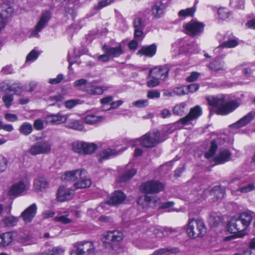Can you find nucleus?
<instances>
[{"instance_id":"nucleus-23","label":"nucleus","mask_w":255,"mask_h":255,"mask_svg":"<svg viewBox=\"0 0 255 255\" xmlns=\"http://www.w3.org/2000/svg\"><path fill=\"white\" fill-rule=\"evenodd\" d=\"M165 7V4L161 1L158 0L155 1L151 8L152 15L156 18L162 16Z\"/></svg>"},{"instance_id":"nucleus-59","label":"nucleus","mask_w":255,"mask_h":255,"mask_svg":"<svg viewBox=\"0 0 255 255\" xmlns=\"http://www.w3.org/2000/svg\"><path fill=\"white\" fill-rule=\"evenodd\" d=\"M163 232L164 233V236L172 237L175 235L177 233V231L176 229H172L170 228H165L163 229Z\"/></svg>"},{"instance_id":"nucleus-32","label":"nucleus","mask_w":255,"mask_h":255,"mask_svg":"<svg viewBox=\"0 0 255 255\" xmlns=\"http://www.w3.org/2000/svg\"><path fill=\"white\" fill-rule=\"evenodd\" d=\"M231 155L229 150H223L215 158V161L218 164L224 163L229 160Z\"/></svg>"},{"instance_id":"nucleus-2","label":"nucleus","mask_w":255,"mask_h":255,"mask_svg":"<svg viewBox=\"0 0 255 255\" xmlns=\"http://www.w3.org/2000/svg\"><path fill=\"white\" fill-rule=\"evenodd\" d=\"M124 238L121 230L109 231L102 235L101 241L104 247L109 250H112L114 247L121 242Z\"/></svg>"},{"instance_id":"nucleus-18","label":"nucleus","mask_w":255,"mask_h":255,"mask_svg":"<svg viewBox=\"0 0 255 255\" xmlns=\"http://www.w3.org/2000/svg\"><path fill=\"white\" fill-rule=\"evenodd\" d=\"M84 174H87V172L81 169L68 171L65 174L64 179L67 181L77 182L79 178L84 177Z\"/></svg>"},{"instance_id":"nucleus-21","label":"nucleus","mask_w":255,"mask_h":255,"mask_svg":"<svg viewBox=\"0 0 255 255\" xmlns=\"http://www.w3.org/2000/svg\"><path fill=\"white\" fill-rule=\"evenodd\" d=\"M255 189L254 183H250L244 186H240L238 188H231V191L233 196H240L242 194L248 193Z\"/></svg>"},{"instance_id":"nucleus-14","label":"nucleus","mask_w":255,"mask_h":255,"mask_svg":"<svg viewBox=\"0 0 255 255\" xmlns=\"http://www.w3.org/2000/svg\"><path fill=\"white\" fill-rule=\"evenodd\" d=\"M202 109L199 106L191 108L189 114L185 117L179 120L178 122L183 125H187L191 121L195 120L202 115Z\"/></svg>"},{"instance_id":"nucleus-40","label":"nucleus","mask_w":255,"mask_h":255,"mask_svg":"<svg viewBox=\"0 0 255 255\" xmlns=\"http://www.w3.org/2000/svg\"><path fill=\"white\" fill-rule=\"evenodd\" d=\"M19 131L21 133L25 135H28L30 134L32 131V125L27 122L23 123L20 127Z\"/></svg>"},{"instance_id":"nucleus-62","label":"nucleus","mask_w":255,"mask_h":255,"mask_svg":"<svg viewBox=\"0 0 255 255\" xmlns=\"http://www.w3.org/2000/svg\"><path fill=\"white\" fill-rule=\"evenodd\" d=\"M160 92L156 90L149 91L147 94V97L149 99L159 98L160 97Z\"/></svg>"},{"instance_id":"nucleus-61","label":"nucleus","mask_w":255,"mask_h":255,"mask_svg":"<svg viewBox=\"0 0 255 255\" xmlns=\"http://www.w3.org/2000/svg\"><path fill=\"white\" fill-rule=\"evenodd\" d=\"M143 29H134V39L141 41L144 37Z\"/></svg>"},{"instance_id":"nucleus-58","label":"nucleus","mask_w":255,"mask_h":255,"mask_svg":"<svg viewBox=\"0 0 255 255\" xmlns=\"http://www.w3.org/2000/svg\"><path fill=\"white\" fill-rule=\"evenodd\" d=\"M63 78L64 76L62 74H58L56 78L49 79L48 82L52 85L57 84L60 83Z\"/></svg>"},{"instance_id":"nucleus-46","label":"nucleus","mask_w":255,"mask_h":255,"mask_svg":"<svg viewBox=\"0 0 255 255\" xmlns=\"http://www.w3.org/2000/svg\"><path fill=\"white\" fill-rule=\"evenodd\" d=\"M225 190L224 188H222L220 186H215L214 187L211 193L217 196V198H222L225 194Z\"/></svg>"},{"instance_id":"nucleus-7","label":"nucleus","mask_w":255,"mask_h":255,"mask_svg":"<svg viewBox=\"0 0 255 255\" xmlns=\"http://www.w3.org/2000/svg\"><path fill=\"white\" fill-rule=\"evenodd\" d=\"M51 150V143L46 140H41L32 144L28 149V152L32 155H37L48 154Z\"/></svg>"},{"instance_id":"nucleus-42","label":"nucleus","mask_w":255,"mask_h":255,"mask_svg":"<svg viewBox=\"0 0 255 255\" xmlns=\"http://www.w3.org/2000/svg\"><path fill=\"white\" fill-rule=\"evenodd\" d=\"M97 145L94 143H87L85 142L84 154H89L93 153L97 149Z\"/></svg>"},{"instance_id":"nucleus-19","label":"nucleus","mask_w":255,"mask_h":255,"mask_svg":"<svg viewBox=\"0 0 255 255\" xmlns=\"http://www.w3.org/2000/svg\"><path fill=\"white\" fill-rule=\"evenodd\" d=\"M73 192L74 191L72 189L67 188L63 186H60L57 193V198L59 201L64 202L72 198Z\"/></svg>"},{"instance_id":"nucleus-20","label":"nucleus","mask_w":255,"mask_h":255,"mask_svg":"<svg viewBox=\"0 0 255 255\" xmlns=\"http://www.w3.org/2000/svg\"><path fill=\"white\" fill-rule=\"evenodd\" d=\"M68 115L60 113L47 115L45 120L47 123L51 124L59 125L65 123L68 119Z\"/></svg>"},{"instance_id":"nucleus-41","label":"nucleus","mask_w":255,"mask_h":255,"mask_svg":"<svg viewBox=\"0 0 255 255\" xmlns=\"http://www.w3.org/2000/svg\"><path fill=\"white\" fill-rule=\"evenodd\" d=\"M196 11L194 6L187 8L185 9H182L178 12V16L179 17H185L187 16H192Z\"/></svg>"},{"instance_id":"nucleus-47","label":"nucleus","mask_w":255,"mask_h":255,"mask_svg":"<svg viewBox=\"0 0 255 255\" xmlns=\"http://www.w3.org/2000/svg\"><path fill=\"white\" fill-rule=\"evenodd\" d=\"M218 148L217 144L214 141H212L210 149L208 151L205 153V156L207 158H210L215 153Z\"/></svg>"},{"instance_id":"nucleus-1","label":"nucleus","mask_w":255,"mask_h":255,"mask_svg":"<svg viewBox=\"0 0 255 255\" xmlns=\"http://www.w3.org/2000/svg\"><path fill=\"white\" fill-rule=\"evenodd\" d=\"M207 100L210 106L216 108V113L221 115L229 114L234 111L240 105L237 101L225 102L223 98L215 97L208 98Z\"/></svg>"},{"instance_id":"nucleus-26","label":"nucleus","mask_w":255,"mask_h":255,"mask_svg":"<svg viewBox=\"0 0 255 255\" xmlns=\"http://www.w3.org/2000/svg\"><path fill=\"white\" fill-rule=\"evenodd\" d=\"M209 68L214 71H224L226 69V66L223 59L219 58L215 59L209 65Z\"/></svg>"},{"instance_id":"nucleus-25","label":"nucleus","mask_w":255,"mask_h":255,"mask_svg":"<svg viewBox=\"0 0 255 255\" xmlns=\"http://www.w3.org/2000/svg\"><path fill=\"white\" fill-rule=\"evenodd\" d=\"M49 185V183L43 177H37L33 182V188L35 191H42L46 189Z\"/></svg>"},{"instance_id":"nucleus-48","label":"nucleus","mask_w":255,"mask_h":255,"mask_svg":"<svg viewBox=\"0 0 255 255\" xmlns=\"http://www.w3.org/2000/svg\"><path fill=\"white\" fill-rule=\"evenodd\" d=\"M64 250L60 247H54L43 253L42 255H62Z\"/></svg>"},{"instance_id":"nucleus-50","label":"nucleus","mask_w":255,"mask_h":255,"mask_svg":"<svg viewBox=\"0 0 255 255\" xmlns=\"http://www.w3.org/2000/svg\"><path fill=\"white\" fill-rule=\"evenodd\" d=\"M2 100L4 103L5 106L7 108H9L12 105L13 101V98L12 95L6 94L2 96Z\"/></svg>"},{"instance_id":"nucleus-6","label":"nucleus","mask_w":255,"mask_h":255,"mask_svg":"<svg viewBox=\"0 0 255 255\" xmlns=\"http://www.w3.org/2000/svg\"><path fill=\"white\" fill-rule=\"evenodd\" d=\"M102 49L104 54L100 55L98 59L104 62H108L111 59L120 57L124 52L121 43H119L117 46L115 47L108 46L105 44L102 46Z\"/></svg>"},{"instance_id":"nucleus-36","label":"nucleus","mask_w":255,"mask_h":255,"mask_svg":"<svg viewBox=\"0 0 255 255\" xmlns=\"http://www.w3.org/2000/svg\"><path fill=\"white\" fill-rule=\"evenodd\" d=\"M18 219L19 217H16L13 216H5L2 220V224L4 227H12L16 224L18 221Z\"/></svg>"},{"instance_id":"nucleus-9","label":"nucleus","mask_w":255,"mask_h":255,"mask_svg":"<svg viewBox=\"0 0 255 255\" xmlns=\"http://www.w3.org/2000/svg\"><path fill=\"white\" fill-rule=\"evenodd\" d=\"M204 25L202 22L191 20L184 25L185 32L190 36H196L202 33Z\"/></svg>"},{"instance_id":"nucleus-29","label":"nucleus","mask_w":255,"mask_h":255,"mask_svg":"<svg viewBox=\"0 0 255 255\" xmlns=\"http://www.w3.org/2000/svg\"><path fill=\"white\" fill-rule=\"evenodd\" d=\"M148 236L151 238H161L164 236L163 229L159 227H150L146 232Z\"/></svg>"},{"instance_id":"nucleus-28","label":"nucleus","mask_w":255,"mask_h":255,"mask_svg":"<svg viewBox=\"0 0 255 255\" xmlns=\"http://www.w3.org/2000/svg\"><path fill=\"white\" fill-rule=\"evenodd\" d=\"M105 86H99L92 84H89L86 92L91 95H98L103 94V92L107 89Z\"/></svg>"},{"instance_id":"nucleus-45","label":"nucleus","mask_w":255,"mask_h":255,"mask_svg":"<svg viewBox=\"0 0 255 255\" xmlns=\"http://www.w3.org/2000/svg\"><path fill=\"white\" fill-rule=\"evenodd\" d=\"M238 45V42L236 39H230L223 42L221 45L218 46L216 50H218L222 47L233 48Z\"/></svg>"},{"instance_id":"nucleus-11","label":"nucleus","mask_w":255,"mask_h":255,"mask_svg":"<svg viewBox=\"0 0 255 255\" xmlns=\"http://www.w3.org/2000/svg\"><path fill=\"white\" fill-rule=\"evenodd\" d=\"M37 210V205L33 203L21 212L19 218H21L25 224L30 223L35 217Z\"/></svg>"},{"instance_id":"nucleus-57","label":"nucleus","mask_w":255,"mask_h":255,"mask_svg":"<svg viewBox=\"0 0 255 255\" xmlns=\"http://www.w3.org/2000/svg\"><path fill=\"white\" fill-rule=\"evenodd\" d=\"M133 25L134 29H143L144 27V24L140 17H136L135 18L133 21Z\"/></svg>"},{"instance_id":"nucleus-44","label":"nucleus","mask_w":255,"mask_h":255,"mask_svg":"<svg viewBox=\"0 0 255 255\" xmlns=\"http://www.w3.org/2000/svg\"><path fill=\"white\" fill-rule=\"evenodd\" d=\"M186 104L185 103H181L176 105L173 110V114L177 115L182 116L184 113Z\"/></svg>"},{"instance_id":"nucleus-3","label":"nucleus","mask_w":255,"mask_h":255,"mask_svg":"<svg viewBox=\"0 0 255 255\" xmlns=\"http://www.w3.org/2000/svg\"><path fill=\"white\" fill-rule=\"evenodd\" d=\"M186 230L188 236L194 239L203 235L206 229L205 224L202 220L191 219L188 220Z\"/></svg>"},{"instance_id":"nucleus-53","label":"nucleus","mask_w":255,"mask_h":255,"mask_svg":"<svg viewBox=\"0 0 255 255\" xmlns=\"http://www.w3.org/2000/svg\"><path fill=\"white\" fill-rule=\"evenodd\" d=\"M39 53L35 50H32L26 56V62L35 60L39 56Z\"/></svg>"},{"instance_id":"nucleus-54","label":"nucleus","mask_w":255,"mask_h":255,"mask_svg":"<svg viewBox=\"0 0 255 255\" xmlns=\"http://www.w3.org/2000/svg\"><path fill=\"white\" fill-rule=\"evenodd\" d=\"M7 166V159L2 155H0V173L6 170Z\"/></svg>"},{"instance_id":"nucleus-13","label":"nucleus","mask_w":255,"mask_h":255,"mask_svg":"<svg viewBox=\"0 0 255 255\" xmlns=\"http://www.w3.org/2000/svg\"><path fill=\"white\" fill-rule=\"evenodd\" d=\"M12 12V8L7 3H2L0 5V32L5 27L6 18Z\"/></svg>"},{"instance_id":"nucleus-43","label":"nucleus","mask_w":255,"mask_h":255,"mask_svg":"<svg viewBox=\"0 0 255 255\" xmlns=\"http://www.w3.org/2000/svg\"><path fill=\"white\" fill-rule=\"evenodd\" d=\"M136 170L134 169H131L124 173L119 179L120 182H125L131 179L136 173Z\"/></svg>"},{"instance_id":"nucleus-8","label":"nucleus","mask_w":255,"mask_h":255,"mask_svg":"<svg viewBox=\"0 0 255 255\" xmlns=\"http://www.w3.org/2000/svg\"><path fill=\"white\" fill-rule=\"evenodd\" d=\"M164 188V185L157 180L149 181L140 186L141 191L146 193H158L162 191Z\"/></svg>"},{"instance_id":"nucleus-4","label":"nucleus","mask_w":255,"mask_h":255,"mask_svg":"<svg viewBox=\"0 0 255 255\" xmlns=\"http://www.w3.org/2000/svg\"><path fill=\"white\" fill-rule=\"evenodd\" d=\"M96 253L94 243L92 241H80L73 244L71 255H95Z\"/></svg>"},{"instance_id":"nucleus-16","label":"nucleus","mask_w":255,"mask_h":255,"mask_svg":"<svg viewBox=\"0 0 255 255\" xmlns=\"http://www.w3.org/2000/svg\"><path fill=\"white\" fill-rule=\"evenodd\" d=\"M126 198V196L121 191H116L107 200V202L109 205H117L123 203Z\"/></svg>"},{"instance_id":"nucleus-10","label":"nucleus","mask_w":255,"mask_h":255,"mask_svg":"<svg viewBox=\"0 0 255 255\" xmlns=\"http://www.w3.org/2000/svg\"><path fill=\"white\" fill-rule=\"evenodd\" d=\"M50 18L51 14L49 11L43 12L39 21L35 25L34 29L32 30L30 36L38 37L39 36L38 33L46 26Z\"/></svg>"},{"instance_id":"nucleus-15","label":"nucleus","mask_w":255,"mask_h":255,"mask_svg":"<svg viewBox=\"0 0 255 255\" xmlns=\"http://www.w3.org/2000/svg\"><path fill=\"white\" fill-rule=\"evenodd\" d=\"M168 68L166 66L156 67L149 71V75L151 77H155L159 80H164L168 75Z\"/></svg>"},{"instance_id":"nucleus-27","label":"nucleus","mask_w":255,"mask_h":255,"mask_svg":"<svg viewBox=\"0 0 255 255\" xmlns=\"http://www.w3.org/2000/svg\"><path fill=\"white\" fill-rule=\"evenodd\" d=\"M156 51V46L153 44L147 46H143L137 52L140 55H145L147 57H152L155 55Z\"/></svg>"},{"instance_id":"nucleus-55","label":"nucleus","mask_w":255,"mask_h":255,"mask_svg":"<svg viewBox=\"0 0 255 255\" xmlns=\"http://www.w3.org/2000/svg\"><path fill=\"white\" fill-rule=\"evenodd\" d=\"M9 91H13L15 94L20 93L22 91V87L20 83H14L8 88Z\"/></svg>"},{"instance_id":"nucleus-34","label":"nucleus","mask_w":255,"mask_h":255,"mask_svg":"<svg viewBox=\"0 0 255 255\" xmlns=\"http://www.w3.org/2000/svg\"><path fill=\"white\" fill-rule=\"evenodd\" d=\"M238 217L242 221L244 226L248 228L253 218V213L250 211L243 212Z\"/></svg>"},{"instance_id":"nucleus-30","label":"nucleus","mask_w":255,"mask_h":255,"mask_svg":"<svg viewBox=\"0 0 255 255\" xmlns=\"http://www.w3.org/2000/svg\"><path fill=\"white\" fill-rule=\"evenodd\" d=\"M66 127L78 131H82L84 129L83 122L75 119H70L66 124Z\"/></svg>"},{"instance_id":"nucleus-22","label":"nucleus","mask_w":255,"mask_h":255,"mask_svg":"<svg viewBox=\"0 0 255 255\" xmlns=\"http://www.w3.org/2000/svg\"><path fill=\"white\" fill-rule=\"evenodd\" d=\"M159 198H151L150 196L145 195L143 197L138 199L137 203L139 204H142L143 206H150L154 207L160 203Z\"/></svg>"},{"instance_id":"nucleus-64","label":"nucleus","mask_w":255,"mask_h":255,"mask_svg":"<svg viewBox=\"0 0 255 255\" xmlns=\"http://www.w3.org/2000/svg\"><path fill=\"white\" fill-rule=\"evenodd\" d=\"M152 79L149 80L147 82V86L148 87H154L159 84V80L155 78L151 77Z\"/></svg>"},{"instance_id":"nucleus-17","label":"nucleus","mask_w":255,"mask_h":255,"mask_svg":"<svg viewBox=\"0 0 255 255\" xmlns=\"http://www.w3.org/2000/svg\"><path fill=\"white\" fill-rule=\"evenodd\" d=\"M247 228L239 217L232 219L228 224V230L233 233L244 231Z\"/></svg>"},{"instance_id":"nucleus-35","label":"nucleus","mask_w":255,"mask_h":255,"mask_svg":"<svg viewBox=\"0 0 255 255\" xmlns=\"http://www.w3.org/2000/svg\"><path fill=\"white\" fill-rule=\"evenodd\" d=\"M13 236L7 232L0 235V246L5 247L8 246L13 240Z\"/></svg>"},{"instance_id":"nucleus-12","label":"nucleus","mask_w":255,"mask_h":255,"mask_svg":"<svg viewBox=\"0 0 255 255\" xmlns=\"http://www.w3.org/2000/svg\"><path fill=\"white\" fill-rule=\"evenodd\" d=\"M29 188V184L23 181H20L13 184L10 188L8 194L9 195L18 196Z\"/></svg>"},{"instance_id":"nucleus-31","label":"nucleus","mask_w":255,"mask_h":255,"mask_svg":"<svg viewBox=\"0 0 255 255\" xmlns=\"http://www.w3.org/2000/svg\"><path fill=\"white\" fill-rule=\"evenodd\" d=\"M118 153V152L116 150L110 148L104 149L99 154V160L102 162L103 160L111 158L117 155Z\"/></svg>"},{"instance_id":"nucleus-33","label":"nucleus","mask_w":255,"mask_h":255,"mask_svg":"<svg viewBox=\"0 0 255 255\" xmlns=\"http://www.w3.org/2000/svg\"><path fill=\"white\" fill-rule=\"evenodd\" d=\"M91 184V180L86 178V174H84V177L79 178V180L74 183V186L76 189H81L89 187Z\"/></svg>"},{"instance_id":"nucleus-60","label":"nucleus","mask_w":255,"mask_h":255,"mask_svg":"<svg viewBox=\"0 0 255 255\" xmlns=\"http://www.w3.org/2000/svg\"><path fill=\"white\" fill-rule=\"evenodd\" d=\"M81 103L80 100H70L65 103V106L68 109H71L76 105Z\"/></svg>"},{"instance_id":"nucleus-39","label":"nucleus","mask_w":255,"mask_h":255,"mask_svg":"<svg viewBox=\"0 0 255 255\" xmlns=\"http://www.w3.org/2000/svg\"><path fill=\"white\" fill-rule=\"evenodd\" d=\"M85 142L76 141L72 143V147L73 151L77 153L84 154V146Z\"/></svg>"},{"instance_id":"nucleus-52","label":"nucleus","mask_w":255,"mask_h":255,"mask_svg":"<svg viewBox=\"0 0 255 255\" xmlns=\"http://www.w3.org/2000/svg\"><path fill=\"white\" fill-rule=\"evenodd\" d=\"M132 104L134 107L141 108L146 107L148 105V101L146 99H141L132 102Z\"/></svg>"},{"instance_id":"nucleus-51","label":"nucleus","mask_w":255,"mask_h":255,"mask_svg":"<svg viewBox=\"0 0 255 255\" xmlns=\"http://www.w3.org/2000/svg\"><path fill=\"white\" fill-rule=\"evenodd\" d=\"M114 0H99L97 5L94 6V9L99 10L113 3Z\"/></svg>"},{"instance_id":"nucleus-5","label":"nucleus","mask_w":255,"mask_h":255,"mask_svg":"<svg viewBox=\"0 0 255 255\" xmlns=\"http://www.w3.org/2000/svg\"><path fill=\"white\" fill-rule=\"evenodd\" d=\"M160 133L158 130H155L153 133H147L139 139L131 140L132 146H134L135 143H139L142 146L150 148L155 146L157 144L162 141L159 139Z\"/></svg>"},{"instance_id":"nucleus-63","label":"nucleus","mask_w":255,"mask_h":255,"mask_svg":"<svg viewBox=\"0 0 255 255\" xmlns=\"http://www.w3.org/2000/svg\"><path fill=\"white\" fill-rule=\"evenodd\" d=\"M4 118L6 121L10 122L17 121L18 119L16 115L10 113H6L4 115Z\"/></svg>"},{"instance_id":"nucleus-24","label":"nucleus","mask_w":255,"mask_h":255,"mask_svg":"<svg viewBox=\"0 0 255 255\" xmlns=\"http://www.w3.org/2000/svg\"><path fill=\"white\" fill-rule=\"evenodd\" d=\"M104 120V117L97 116L92 113H87L84 119L85 123L89 125H96Z\"/></svg>"},{"instance_id":"nucleus-38","label":"nucleus","mask_w":255,"mask_h":255,"mask_svg":"<svg viewBox=\"0 0 255 255\" xmlns=\"http://www.w3.org/2000/svg\"><path fill=\"white\" fill-rule=\"evenodd\" d=\"M75 88L82 91L86 92L88 85V81L85 79H80L75 81L73 84Z\"/></svg>"},{"instance_id":"nucleus-49","label":"nucleus","mask_w":255,"mask_h":255,"mask_svg":"<svg viewBox=\"0 0 255 255\" xmlns=\"http://www.w3.org/2000/svg\"><path fill=\"white\" fill-rule=\"evenodd\" d=\"M253 119V114L251 113H249L248 115L245 116L243 118L239 120V123H240L242 127L245 126L249 123Z\"/></svg>"},{"instance_id":"nucleus-56","label":"nucleus","mask_w":255,"mask_h":255,"mask_svg":"<svg viewBox=\"0 0 255 255\" xmlns=\"http://www.w3.org/2000/svg\"><path fill=\"white\" fill-rule=\"evenodd\" d=\"M218 15L220 18L222 19H225L228 17L229 11L227 9L224 8H220L218 11Z\"/></svg>"},{"instance_id":"nucleus-37","label":"nucleus","mask_w":255,"mask_h":255,"mask_svg":"<svg viewBox=\"0 0 255 255\" xmlns=\"http://www.w3.org/2000/svg\"><path fill=\"white\" fill-rule=\"evenodd\" d=\"M59 215L63 214V215L55 217L54 220L57 222L62 223L63 224H68L72 222V220L68 218L69 215V212L68 211H65L63 212L61 211L58 212Z\"/></svg>"}]
</instances>
